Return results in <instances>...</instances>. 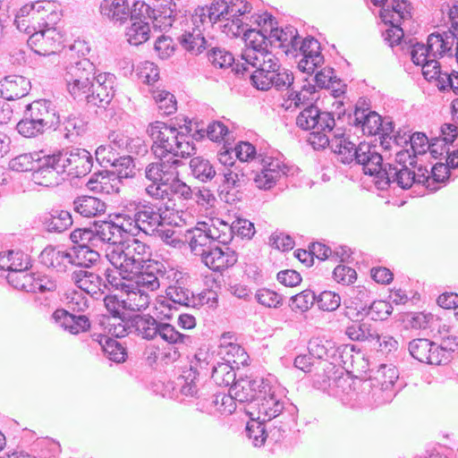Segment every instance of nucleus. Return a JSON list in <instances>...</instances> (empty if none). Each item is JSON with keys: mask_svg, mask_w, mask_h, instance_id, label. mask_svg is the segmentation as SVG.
<instances>
[{"mask_svg": "<svg viewBox=\"0 0 458 458\" xmlns=\"http://www.w3.org/2000/svg\"><path fill=\"white\" fill-rule=\"evenodd\" d=\"M255 21L259 25H261V21H264V25H268L269 47L281 48L287 56L297 51L295 47L299 44L300 35L295 27L287 25L279 29L276 18L267 13L259 15Z\"/></svg>", "mask_w": 458, "mask_h": 458, "instance_id": "14", "label": "nucleus"}, {"mask_svg": "<svg viewBox=\"0 0 458 458\" xmlns=\"http://www.w3.org/2000/svg\"><path fill=\"white\" fill-rule=\"evenodd\" d=\"M44 124V122H39L25 108L22 118L16 124V130L22 137L34 139L49 131Z\"/></svg>", "mask_w": 458, "mask_h": 458, "instance_id": "45", "label": "nucleus"}, {"mask_svg": "<svg viewBox=\"0 0 458 458\" xmlns=\"http://www.w3.org/2000/svg\"><path fill=\"white\" fill-rule=\"evenodd\" d=\"M99 13L103 19L123 24L129 19L128 0H102Z\"/></svg>", "mask_w": 458, "mask_h": 458, "instance_id": "37", "label": "nucleus"}, {"mask_svg": "<svg viewBox=\"0 0 458 458\" xmlns=\"http://www.w3.org/2000/svg\"><path fill=\"white\" fill-rule=\"evenodd\" d=\"M115 173L106 169L94 172L87 182V187L93 191L110 193L114 191L111 181H115Z\"/></svg>", "mask_w": 458, "mask_h": 458, "instance_id": "52", "label": "nucleus"}, {"mask_svg": "<svg viewBox=\"0 0 458 458\" xmlns=\"http://www.w3.org/2000/svg\"><path fill=\"white\" fill-rule=\"evenodd\" d=\"M258 159L261 165V170L257 172L253 177L255 186L260 190H270L273 188L281 176L285 174L286 168L282 162L276 157L259 154Z\"/></svg>", "mask_w": 458, "mask_h": 458, "instance_id": "21", "label": "nucleus"}, {"mask_svg": "<svg viewBox=\"0 0 458 458\" xmlns=\"http://www.w3.org/2000/svg\"><path fill=\"white\" fill-rule=\"evenodd\" d=\"M177 40L186 52L193 55L201 54L209 47L199 28L184 31L177 38Z\"/></svg>", "mask_w": 458, "mask_h": 458, "instance_id": "42", "label": "nucleus"}, {"mask_svg": "<svg viewBox=\"0 0 458 458\" xmlns=\"http://www.w3.org/2000/svg\"><path fill=\"white\" fill-rule=\"evenodd\" d=\"M39 261L47 267L55 268L57 271H64L63 262L66 260L69 263L70 251H62L55 247H46L39 255Z\"/></svg>", "mask_w": 458, "mask_h": 458, "instance_id": "53", "label": "nucleus"}, {"mask_svg": "<svg viewBox=\"0 0 458 458\" xmlns=\"http://www.w3.org/2000/svg\"><path fill=\"white\" fill-rule=\"evenodd\" d=\"M345 335L352 341L371 344L377 337V329L375 324L361 318L349 322L345 327Z\"/></svg>", "mask_w": 458, "mask_h": 458, "instance_id": "36", "label": "nucleus"}, {"mask_svg": "<svg viewBox=\"0 0 458 458\" xmlns=\"http://www.w3.org/2000/svg\"><path fill=\"white\" fill-rule=\"evenodd\" d=\"M441 137L433 138L428 146L431 157L435 159L441 157L449 150V145L458 137L457 126L454 123H444L441 128Z\"/></svg>", "mask_w": 458, "mask_h": 458, "instance_id": "34", "label": "nucleus"}, {"mask_svg": "<svg viewBox=\"0 0 458 458\" xmlns=\"http://www.w3.org/2000/svg\"><path fill=\"white\" fill-rule=\"evenodd\" d=\"M267 383L268 381L264 378L240 377L230 387V393L234 394L237 402L248 403L253 409L254 403H257V398L259 397V391Z\"/></svg>", "mask_w": 458, "mask_h": 458, "instance_id": "26", "label": "nucleus"}, {"mask_svg": "<svg viewBox=\"0 0 458 458\" xmlns=\"http://www.w3.org/2000/svg\"><path fill=\"white\" fill-rule=\"evenodd\" d=\"M155 161L146 165L145 178L150 182L146 192L157 199H165L167 191L165 188L179 175L178 167L182 165L180 158L174 157H155Z\"/></svg>", "mask_w": 458, "mask_h": 458, "instance_id": "6", "label": "nucleus"}, {"mask_svg": "<svg viewBox=\"0 0 458 458\" xmlns=\"http://www.w3.org/2000/svg\"><path fill=\"white\" fill-rule=\"evenodd\" d=\"M55 131L64 134L67 140H73L74 138L86 131L87 123L79 116L69 114L61 116L59 114V123Z\"/></svg>", "mask_w": 458, "mask_h": 458, "instance_id": "46", "label": "nucleus"}, {"mask_svg": "<svg viewBox=\"0 0 458 458\" xmlns=\"http://www.w3.org/2000/svg\"><path fill=\"white\" fill-rule=\"evenodd\" d=\"M25 108L39 122H44L49 131H55L59 123V112L55 102L47 98H39L28 104Z\"/></svg>", "mask_w": 458, "mask_h": 458, "instance_id": "27", "label": "nucleus"}, {"mask_svg": "<svg viewBox=\"0 0 458 458\" xmlns=\"http://www.w3.org/2000/svg\"><path fill=\"white\" fill-rule=\"evenodd\" d=\"M117 86L114 74L111 72L98 74L83 104L89 107L106 109L114 97Z\"/></svg>", "mask_w": 458, "mask_h": 458, "instance_id": "16", "label": "nucleus"}, {"mask_svg": "<svg viewBox=\"0 0 458 458\" xmlns=\"http://www.w3.org/2000/svg\"><path fill=\"white\" fill-rule=\"evenodd\" d=\"M103 349L106 357L115 363H123L127 358V349L116 339L109 336H103Z\"/></svg>", "mask_w": 458, "mask_h": 458, "instance_id": "58", "label": "nucleus"}, {"mask_svg": "<svg viewBox=\"0 0 458 458\" xmlns=\"http://www.w3.org/2000/svg\"><path fill=\"white\" fill-rule=\"evenodd\" d=\"M203 226L204 228L195 227L188 230L186 234L191 250L196 256H199L200 252H204L217 242L227 244V239L224 238L216 227H207L206 224Z\"/></svg>", "mask_w": 458, "mask_h": 458, "instance_id": "23", "label": "nucleus"}, {"mask_svg": "<svg viewBox=\"0 0 458 458\" xmlns=\"http://www.w3.org/2000/svg\"><path fill=\"white\" fill-rule=\"evenodd\" d=\"M30 81L20 75H9L0 81V92L6 100H15L29 94Z\"/></svg>", "mask_w": 458, "mask_h": 458, "instance_id": "33", "label": "nucleus"}, {"mask_svg": "<svg viewBox=\"0 0 458 458\" xmlns=\"http://www.w3.org/2000/svg\"><path fill=\"white\" fill-rule=\"evenodd\" d=\"M182 125L161 121L148 124L147 132L153 141L151 150L155 157L186 158L196 153V147L188 135L192 131L191 120L184 117Z\"/></svg>", "mask_w": 458, "mask_h": 458, "instance_id": "2", "label": "nucleus"}, {"mask_svg": "<svg viewBox=\"0 0 458 458\" xmlns=\"http://www.w3.org/2000/svg\"><path fill=\"white\" fill-rule=\"evenodd\" d=\"M72 209L81 216L89 218L105 213L106 204L97 197L81 195L73 199Z\"/></svg>", "mask_w": 458, "mask_h": 458, "instance_id": "38", "label": "nucleus"}, {"mask_svg": "<svg viewBox=\"0 0 458 458\" xmlns=\"http://www.w3.org/2000/svg\"><path fill=\"white\" fill-rule=\"evenodd\" d=\"M365 99L360 98L355 105L353 117L348 114V123L356 127H360L364 134L376 136L383 131V134L393 133L394 123L391 117H382L369 107H364Z\"/></svg>", "mask_w": 458, "mask_h": 458, "instance_id": "12", "label": "nucleus"}, {"mask_svg": "<svg viewBox=\"0 0 458 458\" xmlns=\"http://www.w3.org/2000/svg\"><path fill=\"white\" fill-rule=\"evenodd\" d=\"M332 150L339 156L343 164L350 165L356 160L357 146L344 137V133H335L331 140Z\"/></svg>", "mask_w": 458, "mask_h": 458, "instance_id": "49", "label": "nucleus"}, {"mask_svg": "<svg viewBox=\"0 0 458 458\" xmlns=\"http://www.w3.org/2000/svg\"><path fill=\"white\" fill-rule=\"evenodd\" d=\"M71 279L78 288L95 299H99L104 294L103 278L98 272L75 269L71 274Z\"/></svg>", "mask_w": 458, "mask_h": 458, "instance_id": "28", "label": "nucleus"}, {"mask_svg": "<svg viewBox=\"0 0 458 458\" xmlns=\"http://www.w3.org/2000/svg\"><path fill=\"white\" fill-rule=\"evenodd\" d=\"M335 70L331 67H325L318 71L315 76L310 78L317 89H330L332 96L336 98L344 94V84L335 74Z\"/></svg>", "mask_w": 458, "mask_h": 458, "instance_id": "35", "label": "nucleus"}, {"mask_svg": "<svg viewBox=\"0 0 458 458\" xmlns=\"http://www.w3.org/2000/svg\"><path fill=\"white\" fill-rule=\"evenodd\" d=\"M166 294V306L171 310L172 309L177 310L176 305L183 307H195L199 303L196 302L194 294L189 289L179 284L170 285L165 291Z\"/></svg>", "mask_w": 458, "mask_h": 458, "instance_id": "43", "label": "nucleus"}, {"mask_svg": "<svg viewBox=\"0 0 458 458\" xmlns=\"http://www.w3.org/2000/svg\"><path fill=\"white\" fill-rule=\"evenodd\" d=\"M394 164L386 163L383 170V180L379 181L381 191L391 187L408 190L413 185L414 175L411 168L417 166V156L410 148L399 150L395 154Z\"/></svg>", "mask_w": 458, "mask_h": 458, "instance_id": "7", "label": "nucleus"}, {"mask_svg": "<svg viewBox=\"0 0 458 458\" xmlns=\"http://www.w3.org/2000/svg\"><path fill=\"white\" fill-rule=\"evenodd\" d=\"M316 302V293L306 289L289 300V307L295 313H304L308 311Z\"/></svg>", "mask_w": 458, "mask_h": 458, "instance_id": "60", "label": "nucleus"}, {"mask_svg": "<svg viewBox=\"0 0 458 458\" xmlns=\"http://www.w3.org/2000/svg\"><path fill=\"white\" fill-rule=\"evenodd\" d=\"M390 15V12L386 9H383L380 12V17L382 21L387 24H390V27L386 30L383 33L384 40L389 45V47H394V46L401 45L402 47L404 45V41L403 40L404 33L400 24H394V21L388 19Z\"/></svg>", "mask_w": 458, "mask_h": 458, "instance_id": "55", "label": "nucleus"}, {"mask_svg": "<svg viewBox=\"0 0 458 458\" xmlns=\"http://www.w3.org/2000/svg\"><path fill=\"white\" fill-rule=\"evenodd\" d=\"M149 33L150 27L148 21H132L131 27L127 29L126 36L131 45L139 46L149 38Z\"/></svg>", "mask_w": 458, "mask_h": 458, "instance_id": "62", "label": "nucleus"}, {"mask_svg": "<svg viewBox=\"0 0 458 458\" xmlns=\"http://www.w3.org/2000/svg\"><path fill=\"white\" fill-rule=\"evenodd\" d=\"M360 392L357 394V400L366 406H378L392 402L396 394V390L380 385L369 378L362 381L360 386Z\"/></svg>", "mask_w": 458, "mask_h": 458, "instance_id": "20", "label": "nucleus"}, {"mask_svg": "<svg viewBox=\"0 0 458 458\" xmlns=\"http://www.w3.org/2000/svg\"><path fill=\"white\" fill-rule=\"evenodd\" d=\"M55 322L72 335L86 332L90 328V321L86 315H75L64 309H57L52 315Z\"/></svg>", "mask_w": 458, "mask_h": 458, "instance_id": "30", "label": "nucleus"}, {"mask_svg": "<svg viewBox=\"0 0 458 458\" xmlns=\"http://www.w3.org/2000/svg\"><path fill=\"white\" fill-rule=\"evenodd\" d=\"M151 10L153 11V21H157L160 18L164 20L162 23L165 26H171L177 15L176 4L173 0H154Z\"/></svg>", "mask_w": 458, "mask_h": 458, "instance_id": "54", "label": "nucleus"}, {"mask_svg": "<svg viewBox=\"0 0 458 458\" xmlns=\"http://www.w3.org/2000/svg\"><path fill=\"white\" fill-rule=\"evenodd\" d=\"M6 279L8 284L15 289L34 293V274L28 273L27 270L11 271V273H8Z\"/></svg>", "mask_w": 458, "mask_h": 458, "instance_id": "61", "label": "nucleus"}, {"mask_svg": "<svg viewBox=\"0 0 458 458\" xmlns=\"http://www.w3.org/2000/svg\"><path fill=\"white\" fill-rule=\"evenodd\" d=\"M43 5L39 2L27 4L21 7L15 14L14 24L20 31L30 33L33 23L38 25V21H42L45 17L41 15Z\"/></svg>", "mask_w": 458, "mask_h": 458, "instance_id": "32", "label": "nucleus"}, {"mask_svg": "<svg viewBox=\"0 0 458 458\" xmlns=\"http://www.w3.org/2000/svg\"><path fill=\"white\" fill-rule=\"evenodd\" d=\"M208 61L216 68L225 69L229 67H233V71L234 72V68L237 64H242V62L235 61L233 55L223 47H212L208 52Z\"/></svg>", "mask_w": 458, "mask_h": 458, "instance_id": "56", "label": "nucleus"}, {"mask_svg": "<svg viewBox=\"0 0 458 458\" xmlns=\"http://www.w3.org/2000/svg\"><path fill=\"white\" fill-rule=\"evenodd\" d=\"M127 293V309L129 311H141L146 310L150 303V297L148 293L139 287L133 288L130 286V291Z\"/></svg>", "mask_w": 458, "mask_h": 458, "instance_id": "59", "label": "nucleus"}, {"mask_svg": "<svg viewBox=\"0 0 458 458\" xmlns=\"http://www.w3.org/2000/svg\"><path fill=\"white\" fill-rule=\"evenodd\" d=\"M55 160L51 157V153L46 150H39L31 153H24L12 158L9 162V167L16 172L31 171L33 178L51 179V162Z\"/></svg>", "mask_w": 458, "mask_h": 458, "instance_id": "15", "label": "nucleus"}, {"mask_svg": "<svg viewBox=\"0 0 458 458\" xmlns=\"http://www.w3.org/2000/svg\"><path fill=\"white\" fill-rule=\"evenodd\" d=\"M153 98L157 106L161 115H170L177 110V101L175 97L166 90H156L153 92Z\"/></svg>", "mask_w": 458, "mask_h": 458, "instance_id": "64", "label": "nucleus"}, {"mask_svg": "<svg viewBox=\"0 0 458 458\" xmlns=\"http://www.w3.org/2000/svg\"><path fill=\"white\" fill-rule=\"evenodd\" d=\"M259 419L279 427L283 433H291L297 425L298 409L285 396L276 392L269 383L262 386L259 397L254 403Z\"/></svg>", "mask_w": 458, "mask_h": 458, "instance_id": "4", "label": "nucleus"}, {"mask_svg": "<svg viewBox=\"0 0 458 458\" xmlns=\"http://www.w3.org/2000/svg\"><path fill=\"white\" fill-rule=\"evenodd\" d=\"M250 172L253 173L247 165L218 168L215 179L220 199L231 205L242 200L243 190L250 181Z\"/></svg>", "mask_w": 458, "mask_h": 458, "instance_id": "9", "label": "nucleus"}, {"mask_svg": "<svg viewBox=\"0 0 458 458\" xmlns=\"http://www.w3.org/2000/svg\"><path fill=\"white\" fill-rule=\"evenodd\" d=\"M340 349L341 346H336L334 342L319 338L310 340L308 345L310 355L328 361L333 366L332 369L343 361Z\"/></svg>", "mask_w": 458, "mask_h": 458, "instance_id": "29", "label": "nucleus"}, {"mask_svg": "<svg viewBox=\"0 0 458 458\" xmlns=\"http://www.w3.org/2000/svg\"><path fill=\"white\" fill-rule=\"evenodd\" d=\"M242 64H237L234 72L244 77L250 74L251 85L259 90L288 89L293 86L292 72L281 66L272 53L257 54L255 50H245L242 54Z\"/></svg>", "mask_w": 458, "mask_h": 458, "instance_id": "1", "label": "nucleus"}, {"mask_svg": "<svg viewBox=\"0 0 458 458\" xmlns=\"http://www.w3.org/2000/svg\"><path fill=\"white\" fill-rule=\"evenodd\" d=\"M190 169L192 176L202 182L215 179L218 173V169L208 158L200 156L190 160Z\"/></svg>", "mask_w": 458, "mask_h": 458, "instance_id": "50", "label": "nucleus"}, {"mask_svg": "<svg viewBox=\"0 0 458 458\" xmlns=\"http://www.w3.org/2000/svg\"><path fill=\"white\" fill-rule=\"evenodd\" d=\"M219 243L200 252L199 255L201 262L214 272H222L233 267L238 260V255L234 250L227 244L221 247Z\"/></svg>", "mask_w": 458, "mask_h": 458, "instance_id": "22", "label": "nucleus"}, {"mask_svg": "<svg viewBox=\"0 0 458 458\" xmlns=\"http://www.w3.org/2000/svg\"><path fill=\"white\" fill-rule=\"evenodd\" d=\"M422 73L427 81L436 80L440 91L452 89L455 95H458V72L453 71L450 74L441 71L439 62L433 59H427L420 64Z\"/></svg>", "mask_w": 458, "mask_h": 458, "instance_id": "24", "label": "nucleus"}, {"mask_svg": "<svg viewBox=\"0 0 458 458\" xmlns=\"http://www.w3.org/2000/svg\"><path fill=\"white\" fill-rule=\"evenodd\" d=\"M123 230L122 225H117L114 220H104L94 223L95 241L99 242H107L116 244L122 242L123 236L120 233Z\"/></svg>", "mask_w": 458, "mask_h": 458, "instance_id": "40", "label": "nucleus"}, {"mask_svg": "<svg viewBox=\"0 0 458 458\" xmlns=\"http://www.w3.org/2000/svg\"><path fill=\"white\" fill-rule=\"evenodd\" d=\"M145 270L138 276L137 284L149 291L157 290L159 284V276H164L165 268L160 262H153L145 266Z\"/></svg>", "mask_w": 458, "mask_h": 458, "instance_id": "48", "label": "nucleus"}, {"mask_svg": "<svg viewBox=\"0 0 458 458\" xmlns=\"http://www.w3.org/2000/svg\"><path fill=\"white\" fill-rule=\"evenodd\" d=\"M197 374L193 370H185L174 381V390L178 391L183 398L182 403H190L196 406V410L202 413L216 415V394H208L205 388H198Z\"/></svg>", "mask_w": 458, "mask_h": 458, "instance_id": "8", "label": "nucleus"}, {"mask_svg": "<svg viewBox=\"0 0 458 458\" xmlns=\"http://www.w3.org/2000/svg\"><path fill=\"white\" fill-rule=\"evenodd\" d=\"M55 160L51 162V179L81 178L88 175L93 167V157L85 148H72L55 150L51 153Z\"/></svg>", "mask_w": 458, "mask_h": 458, "instance_id": "5", "label": "nucleus"}, {"mask_svg": "<svg viewBox=\"0 0 458 458\" xmlns=\"http://www.w3.org/2000/svg\"><path fill=\"white\" fill-rule=\"evenodd\" d=\"M289 89L288 98L292 100L296 107L301 106H310L319 98L318 91L314 88L313 83L310 78L302 79V85L300 89H295L294 86Z\"/></svg>", "mask_w": 458, "mask_h": 458, "instance_id": "44", "label": "nucleus"}, {"mask_svg": "<svg viewBox=\"0 0 458 458\" xmlns=\"http://www.w3.org/2000/svg\"><path fill=\"white\" fill-rule=\"evenodd\" d=\"M116 338L133 335L145 340H153L158 335L169 344H193L191 335L180 333L171 324L158 321L149 314L132 313L125 324L116 327Z\"/></svg>", "mask_w": 458, "mask_h": 458, "instance_id": "3", "label": "nucleus"}, {"mask_svg": "<svg viewBox=\"0 0 458 458\" xmlns=\"http://www.w3.org/2000/svg\"><path fill=\"white\" fill-rule=\"evenodd\" d=\"M104 303L107 312L111 315V320L108 323L109 332L116 337V327L126 323L132 313H128L126 300H120L117 295L108 294L104 297Z\"/></svg>", "mask_w": 458, "mask_h": 458, "instance_id": "31", "label": "nucleus"}, {"mask_svg": "<svg viewBox=\"0 0 458 458\" xmlns=\"http://www.w3.org/2000/svg\"><path fill=\"white\" fill-rule=\"evenodd\" d=\"M58 19V13H51L47 20L38 21V25L33 23L31 32L27 34L30 35L28 45L35 53L41 55L55 53L61 41V36L55 27Z\"/></svg>", "mask_w": 458, "mask_h": 458, "instance_id": "11", "label": "nucleus"}, {"mask_svg": "<svg viewBox=\"0 0 458 458\" xmlns=\"http://www.w3.org/2000/svg\"><path fill=\"white\" fill-rule=\"evenodd\" d=\"M259 29L248 28L243 34V39L249 47L246 50H255L257 54L271 53L267 47L269 46L268 35L269 29L268 25H264V21H261V25L258 23Z\"/></svg>", "mask_w": 458, "mask_h": 458, "instance_id": "39", "label": "nucleus"}, {"mask_svg": "<svg viewBox=\"0 0 458 458\" xmlns=\"http://www.w3.org/2000/svg\"><path fill=\"white\" fill-rule=\"evenodd\" d=\"M130 212H134V223L138 229L152 235L157 227L162 226L166 207L160 202L139 201L130 204Z\"/></svg>", "mask_w": 458, "mask_h": 458, "instance_id": "13", "label": "nucleus"}, {"mask_svg": "<svg viewBox=\"0 0 458 458\" xmlns=\"http://www.w3.org/2000/svg\"><path fill=\"white\" fill-rule=\"evenodd\" d=\"M403 50H407L411 55V59L415 65H420L432 55L429 45H427L416 41V39H410L408 42L404 41V45L402 47Z\"/></svg>", "mask_w": 458, "mask_h": 458, "instance_id": "57", "label": "nucleus"}, {"mask_svg": "<svg viewBox=\"0 0 458 458\" xmlns=\"http://www.w3.org/2000/svg\"><path fill=\"white\" fill-rule=\"evenodd\" d=\"M41 221L47 232L57 233L64 232L73 223L71 213L60 209H52L42 216Z\"/></svg>", "mask_w": 458, "mask_h": 458, "instance_id": "41", "label": "nucleus"}, {"mask_svg": "<svg viewBox=\"0 0 458 458\" xmlns=\"http://www.w3.org/2000/svg\"><path fill=\"white\" fill-rule=\"evenodd\" d=\"M246 437L250 441L251 445L255 447H261L268 439L274 443L283 441L290 433H283L279 430V427L276 424H271L267 420L259 419H250L247 422L245 428Z\"/></svg>", "mask_w": 458, "mask_h": 458, "instance_id": "19", "label": "nucleus"}, {"mask_svg": "<svg viewBox=\"0 0 458 458\" xmlns=\"http://www.w3.org/2000/svg\"><path fill=\"white\" fill-rule=\"evenodd\" d=\"M355 153L356 160L354 163L362 165L365 174L374 177L375 186L381 191V185L378 183L380 180L384 179L382 172L385 169L386 163L377 145L366 141L360 142L357 146Z\"/></svg>", "mask_w": 458, "mask_h": 458, "instance_id": "17", "label": "nucleus"}, {"mask_svg": "<svg viewBox=\"0 0 458 458\" xmlns=\"http://www.w3.org/2000/svg\"><path fill=\"white\" fill-rule=\"evenodd\" d=\"M211 378L214 382L222 386H232L236 380V373L234 367L231 364V360L213 363L211 367Z\"/></svg>", "mask_w": 458, "mask_h": 458, "instance_id": "51", "label": "nucleus"}, {"mask_svg": "<svg viewBox=\"0 0 458 458\" xmlns=\"http://www.w3.org/2000/svg\"><path fill=\"white\" fill-rule=\"evenodd\" d=\"M296 52L291 53L293 57L301 56L298 62V69L301 72L312 75L317 68L324 63V55L321 54L320 43L313 37L301 38L299 37Z\"/></svg>", "mask_w": 458, "mask_h": 458, "instance_id": "18", "label": "nucleus"}, {"mask_svg": "<svg viewBox=\"0 0 458 458\" xmlns=\"http://www.w3.org/2000/svg\"><path fill=\"white\" fill-rule=\"evenodd\" d=\"M150 247L146 243L133 239L127 243L123 249V257H125V272H138L144 269L148 264H152L150 259Z\"/></svg>", "mask_w": 458, "mask_h": 458, "instance_id": "25", "label": "nucleus"}, {"mask_svg": "<svg viewBox=\"0 0 458 458\" xmlns=\"http://www.w3.org/2000/svg\"><path fill=\"white\" fill-rule=\"evenodd\" d=\"M92 245L86 248L70 251L69 263L80 267L79 269H89L96 267L101 261L100 254L93 250Z\"/></svg>", "mask_w": 458, "mask_h": 458, "instance_id": "47", "label": "nucleus"}, {"mask_svg": "<svg viewBox=\"0 0 458 458\" xmlns=\"http://www.w3.org/2000/svg\"><path fill=\"white\" fill-rule=\"evenodd\" d=\"M96 77V67L87 58L71 63L64 75L69 94L79 103L84 102Z\"/></svg>", "mask_w": 458, "mask_h": 458, "instance_id": "10", "label": "nucleus"}, {"mask_svg": "<svg viewBox=\"0 0 458 458\" xmlns=\"http://www.w3.org/2000/svg\"><path fill=\"white\" fill-rule=\"evenodd\" d=\"M70 240L72 242L71 251L86 248L89 245L98 246L95 241V234L92 228H77L70 233Z\"/></svg>", "mask_w": 458, "mask_h": 458, "instance_id": "63", "label": "nucleus"}]
</instances>
